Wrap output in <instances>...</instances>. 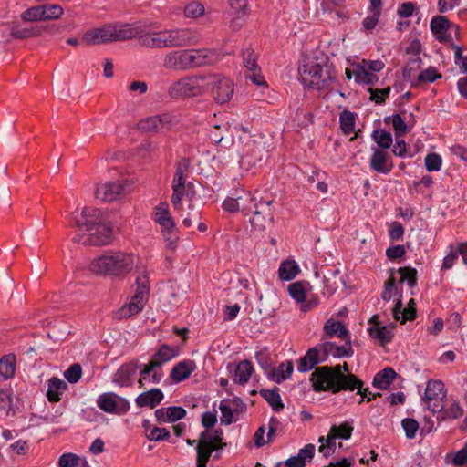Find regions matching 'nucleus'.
<instances>
[{
  "label": "nucleus",
  "mask_w": 467,
  "mask_h": 467,
  "mask_svg": "<svg viewBox=\"0 0 467 467\" xmlns=\"http://www.w3.org/2000/svg\"><path fill=\"white\" fill-rule=\"evenodd\" d=\"M395 327V325H392L391 328H388L386 326L370 327L368 331L371 337L379 341L380 346H385L392 340V337H394L392 328Z\"/></svg>",
  "instance_id": "obj_37"
},
{
  "label": "nucleus",
  "mask_w": 467,
  "mask_h": 467,
  "mask_svg": "<svg viewBox=\"0 0 467 467\" xmlns=\"http://www.w3.org/2000/svg\"><path fill=\"white\" fill-rule=\"evenodd\" d=\"M43 21L58 19L64 13L63 8L56 4H43Z\"/></svg>",
  "instance_id": "obj_49"
},
{
  "label": "nucleus",
  "mask_w": 467,
  "mask_h": 467,
  "mask_svg": "<svg viewBox=\"0 0 467 467\" xmlns=\"http://www.w3.org/2000/svg\"><path fill=\"white\" fill-rule=\"evenodd\" d=\"M330 438L348 440L351 437L353 427L348 422L340 425H332L330 428Z\"/></svg>",
  "instance_id": "obj_46"
},
{
  "label": "nucleus",
  "mask_w": 467,
  "mask_h": 467,
  "mask_svg": "<svg viewBox=\"0 0 467 467\" xmlns=\"http://www.w3.org/2000/svg\"><path fill=\"white\" fill-rule=\"evenodd\" d=\"M155 222L161 226V231L174 229L175 223L170 214L166 202H162L155 208Z\"/></svg>",
  "instance_id": "obj_33"
},
{
  "label": "nucleus",
  "mask_w": 467,
  "mask_h": 467,
  "mask_svg": "<svg viewBox=\"0 0 467 467\" xmlns=\"http://www.w3.org/2000/svg\"><path fill=\"white\" fill-rule=\"evenodd\" d=\"M207 79L204 75L184 76L172 82L167 90L170 98L185 99L201 96L204 93L205 88L202 82Z\"/></svg>",
  "instance_id": "obj_4"
},
{
  "label": "nucleus",
  "mask_w": 467,
  "mask_h": 467,
  "mask_svg": "<svg viewBox=\"0 0 467 467\" xmlns=\"http://www.w3.org/2000/svg\"><path fill=\"white\" fill-rule=\"evenodd\" d=\"M163 397L164 395L160 389H151L140 394L136 398V404L138 407L155 408L161 402Z\"/></svg>",
  "instance_id": "obj_27"
},
{
  "label": "nucleus",
  "mask_w": 467,
  "mask_h": 467,
  "mask_svg": "<svg viewBox=\"0 0 467 467\" xmlns=\"http://www.w3.org/2000/svg\"><path fill=\"white\" fill-rule=\"evenodd\" d=\"M157 365L158 364H152L150 361L148 365L144 367V368L140 371V379H139V384L140 387L143 386V380H147L148 377L150 373L151 379H149V382L153 383H160L162 379V374L157 372Z\"/></svg>",
  "instance_id": "obj_43"
},
{
  "label": "nucleus",
  "mask_w": 467,
  "mask_h": 467,
  "mask_svg": "<svg viewBox=\"0 0 467 467\" xmlns=\"http://www.w3.org/2000/svg\"><path fill=\"white\" fill-rule=\"evenodd\" d=\"M355 80L357 83H363L366 85H375L379 81V77L371 72L366 71L363 67H357L354 69Z\"/></svg>",
  "instance_id": "obj_47"
},
{
  "label": "nucleus",
  "mask_w": 467,
  "mask_h": 467,
  "mask_svg": "<svg viewBox=\"0 0 467 467\" xmlns=\"http://www.w3.org/2000/svg\"><path fill=\"white\" fill-rule=\"evenodd\" d=\"M385 64L380 60H363L362 64H358L357 67H363L366 71L380 72L384 68Z\"/></svg>",
  "instance_id": "obj_64"
},
{
  "label": "nucleus",
  "mask_w": 467,
  "mask_h": 467,
  "mask_svg": "<svg viewBox=\"0 0 467 467\" xmlns=\"http://www.w3.org/2000/svg\"><path fill=\"white\" fill-rule=\"evenodd\" d=\"M228 400H222L219 406L221 410V423L225 425H230L234 421V413L233 409L227 405Z\"/></svg>",
  "instance_id": "obj_59"
},
{
  "label": "nucleus",
  "mask_w": 467,
  "mask_h": 467,
  "mask_svg": "<svg viewBox=\"0 0 467 467\" xmlns=\"http://www.w3.org/2000/svg\"><path fill=\"white\" fill-rule=\"evenodd\" d=\"M112 33L110 32L109 26L106 27L97 28L93 30L87 31L83 36L82 40L87 45H99L110 43L112 40Z\"/></svg>",
  "instance_id": "obj_22"
},
{
  "label": "nucleus",
  "mask_w": 467,
  "mask_h": 467,
  "mask_svg": "<svg viewBox=\"0 0 467 467\" xmlns=\"http://www.w3.org/2000/svg\"><path fill=\"white\" fill-rule=\"evenodd\" d=\"M133 257L131 254L116 252L102 254L93 259L88 270L99 275L121 276L131 271Z\"/></svg>",
  "instance_id": "obj_3"
},
{
  "label": "nucleus",
  "mask_w": 467,
  "mask_h": 467,
  "mask_svg": "<svg viewBox=\"0 0 467 467\" xmlns=\"http://www.w3.org/2000/svg\"><path fill=\"white\" fill-rule=\"evenodd\" d=\"M170 122L171 118L169 115H155L140 120L139 127L146 132H157L164 129Z\"/></svg>",
  "instance_id": "obj_23"
},
{
  "label": "nucleus",
  "mask_w": 467,
  "mask_h": 467,
  "mask_svg": "<svg viewBox=\"0 0 467 467\" xmlns=\"http://www.w3.org/2000/svg\"><path fill=\"white\" fill-rule=\"evenodd\" d=\"M324 332L327 337L337 336L340 339H348L349 331L341 321L328 319L324 325Z\"/></svg>",
  "instance_id": "obj_32"
},
{
  "label": "nucleus",
  "mask_w": 467,
  "mask_h": 467,
  "mask_svg": "<svg viewBox=\"0 0 467 467\" xmlns=\"http://www.w3.org/2000/svg\"><path fill=\"white\" fill-rule=\"evenodd\" d=\"M80 458L74 453H64L58 460L59 467H77L79 464Z\"/></svg>",
  "instance_id": "obj_61"
},
{
  "label": "nucleus",
  "mask_w": 467,
  "mask_h": 467,
  "mask_svg": "<svg viewBox=\"0 0 467 467\" xmlns=\"http://www.w3.org/2000/svg\"><path fill=\"white\" fill-rule=\"evenodd\" d=\"M136 282L137 289L134 296L131 297L129 304L123 306L115 313L116 318H128L140 313L144 307V305L148 300L150 291L147 275L143 273L140 276L137 277Z\"/></svg>",
  "instance_id": "obj_5"
},
{
  "label": "nucleus",
  "mask_w": 467,
  "mask_h": 467,
  "mask_svg": "<svg viewBox=\"0 0 467 467\" xmlns=\"http://www.w3.org/2000/svg\"><path fill=\"white\" fill-rule=\"evenodd\" d=\"M186 71L208 65L211 54L206 49H186Z\"/></svg>",
  "instance_id": "obj_18"
},
{
  "label": "nucleus",
  "mask_w": 467,
  "mask_h": 467,
  "mask_svg": "<svg viewBox=\"0 0 467 467\" xmlns=\"http://www.w3.org/2000/svg\"><path fill=\"white\" fill-rule=\"evenodd\" d=\"M310 382L315 392L329 391L337 394L340 391L358 390L361 396L358 404L364 402L367 389H363L364 382L355 374H344L339 366H322L315 368L311 374Z\"/></svg>",
  "instance_id": "obj_2"
},
{
  "label": "nucleus",
  "mask_w": 467,
  "mask_h": 467,
  "mask_svg": "<svg viewBox=\"0 0 467 467\" xmlns=\"http://www.w3.org/2000/svg\"><path fill=\"white\" fill-rule=\"evenodd\" d=\"M43 12L41 5H35L24 11L21 14V19L25 22L43 21Z\"/></svg>",
  "instance_id": "obj_50"
},
{
  "label": "nucleus",
  "mask_w": 467,
  "mask_h": 467,
  "mask_svg": "<svg viewBox=\"0 0 467 467\" xmlns=\"http://www.w3.org/2000/svg\"><path fill=\"white\" fill-rule=\"evenodd\" d=\"M396 377L397 373L392 368H385L374 376L372 385L379 389H387Z\"/></svg>",
  "instance_id": "obj_31"
},
{
  "label": "nucleus",
  "mask_w": 467,
  "mask_h": 467,
  "mask_svg": "<svg viewBox=\"0 0 467 467\" xmlns=\"http://www.w3.org/2000/svg\"><path fill=\"white\" fill-rule=\"evenodd\" d=\"M98 407L107 412L114 414H124L130 409L129 402L113 392L101 394L97 400Z\"/></svg>",
  "instance_id": "obj_11"
},
{
  "label": "nucleus",
  "mask_w": 467,
  "mask_h": 467,
  "mask_svg": "<svg viewBox=\"0 0 467 467\" xmlns=\"http://www.w3.org/2000/svg\"><path fill=\"white\" fill-rule=\"evenodd\" d=\"M402 427L405 431L406 436L409 439H413L419 430V423L416 420L411 418H406L401 422Z\"/></svg>",
  "instance_id": "obj_60"
},
{
  "label": "nucleus",
  "mask_w": 467,
  "mask_h": 467,
  "mask_svg": "<svg viewBox=\"0 0 467 467\" xmlns=\"http://www.w3.org/2000/svg\"><path fill=\"white\" fill-rule=\"evenodd\" d=\"M441 74L437 72L435 67H430L425 70H422L417 77L416 80L418 83H432L436 79L441 78Z\"/></svg>",
  "instance_id": "obj_52"
},
{
  "label": "nucleus",
  "mask_w": 467,
  "mask_h": 467,
  "mask_svg": "<svg viewBox=\"0 0 467 467\" xmlns=\"http://www.w3.org/2000/svg\"><path fill=\"white\" fill-rule=\"evenodd\" d=\"M274 199L264 200L260 197L256 204H254L253 213L250 223L252 227L257 231H265L274 223V212L272 204Z\"/></svg>",
  "instance_id": "obj_7"
},
{
  "label": "nucleus",
  "mask_w": 467,
  "mask_h": 467,
  "mask_svg": "<svg viewBox=\"0 0 467 467\" xmlns=\"http://www.w3.org/2000/svg\"><path fill=\"white\" fill-rule=\"evenodd\" d=\"M138 367L139 365L137 361L123 364L115 373L114 381L121 386L130 385V379L136 374Z\"/></svg>",
  "instance_id": "obj_29"
},
{
  "label": "nucleus",
  "mask_w": 467,
  "mask_h": 467,
  "mask_svg": "<svg viewBox=\"0 0 467 467\" xmlns=\"http://www.w3.org/2000/svg\"><path fill=\"white\" fill-rule=\"evenodd\" d=\"M47 385V398L50 402H58L61 400V392L67 390L68 388L66 381L57 377H52L48 380Z\"/></svg>",
  "instance_id": "obj_30"
},
{
  "label": "nucleus",
  "mask_w": 467,
  "mask_h": 467,
  "mask_svg": "<svg viewBox=\"0 0 467 467\" xmlns=\"http://www.w3.org/2000/svg\"><path fill=\"white\" fill-rule=\"evenodd\" d=\"M70 225L77 228L72 241L89 246L109 244L112 240V228L106 223L101 210L86 206L70 215Z\"/></svg>",
  "instance_id": "obj_1"
},
{
  "label": "nucleus",
  "mask_w": 467,
  "mask_h": 467,
  "mask_svg": "<svg viewBox=\"0 0 467 467\" xmlns=\"http://www.w3.org/2000/svg\"><path fill=\"white\" fill-rule=\"evenodd\" d=\"M346 343L343 346H337V344L327 341L322 344H319V348L322 349V354L326 359L331 355L334 358H341V357H351L354 354L350 337L348 336V339H343Z\"/></svg>",
  "instance_id": "obj_16"
},
{
  "label": "nucleus",
  "mask_w": 467,
  "mask_h": 467,
  "mask_svg": "<svg viewBox=\"0 0 467 467\" xmlns=\"http://www.w3.org/2000/svg\"><path fill=\"white\" fill-rule=\"evenodd\" d=\"M370 167L379 173L388 174L393 169L392 161H389L388 152L376 149L370 159Z\"/></svg>",
  "instance_id": "obj_21"
},
{
  "label": "nucleus",
  "mask_w": 467,
  "mask_h": 467,
  "mask_svg": "<svg viewBox=\"0 0 467 467\" xmlns=\"http://www.w3.org/2000/svg\"><path fill=\"white\" fill-rule=\"evenodd\" d=\"M299 267L295 261L285 260L280 265L278 273L282 280L289 281L296 277Z\"/></svg>",
  "instance_id": "obj_41"
},
{
  "label": "nucleus",
  "mask_w": 467,
  "mask_h": 467,
  "mask_svg": "<svg viewBox=\"0 0 467 467\" xmlns=\"http://www.w3.org/2000/svg\"><path fill=\"white\" fill-rule=\"evenodd\" d=\"M138 43L147 48H169L167 30L145 32L139 36Z\"/></svg>",
  "instance_id": "obj_13"
},
{
  "label": "nucleus",
  "mask_w": 467,
  "mask_h": 467,
  "mask_svg": "<svg viewBox=\"0 0 467 467\" xmlns=\"http://www.w3.org/2000/svg\"><path fill=\"white\" fill-rule=\"evenodd\" d=\"M346 285L344 275L337 268L328 269L324 275V295L332 296Z\"/></svg>",
  "instance_id": "obj_17"
},
{
  "label": "nucleus",
  "mask_w": 467,
  "mask_h": 467,
  "mask_svg": "<svg viewBox=\"0 0 467 467\" xmlns=\"http://www.w3.org/2000/svg\"><path fill=\"white\" fill-rule=\"evenodd\" d=\"M110 32L112 33L111 42L130 40L134 37H139L141 31L139 28L132 27L129 24L121 26H109Z\"/></svg>",
  "instance_id": "obj_24"
},
{
  "label": "nucleus",
  "mask_w": 467,
  "mask_h": 467,
  "mask_svg": "<svg viewBox=\"0 0 467 467\" xmlns=\"http://www.w3.org/2000/svg\"><path fill=\"white\" fill-rule=\"evenodd\" d=\"M82 376V368L78 363L72 364L64 372V377L70 384H76L79 381Z\"/></svg>",
  "instance_id": "obj_53"
},
{
  "label": "nucleus",
  "mask_w": 467,
  "mask_h": 467,
  "mask_svg": "<svg viewBox=\"0 0 467 467\" xmlns=\"http://www.w3.org/2000/svg\"><path fill=\"white\" fill-rule=\"evenodd\" d=\"M373 140L382 149H389L392 144V136L390 132L384 130H376L372 133Z\"/></svg>",
  "instance_id": "obj_51"
},
{
  "label": "nucleus",
  "mask_w": 467,
  "mask_h": 467,
  "mask_svg": "<svg viewBox=\"0 0 467 467\" xmlns=\"http://www.w3.org/2000/svg\"><path fill=\"white\" fill-rule=\"evenodd\" d=\"M262 368L268 374V378L276 383H281L282 381L289 379L294 370V365H293L292 361H286V362L281 363L278 366L276 370L275 368L268 370L267 365H263V364H262Z\"/></svg>",
  "instance_id": "obj_26"
},
{
  "label": "nucleus",
  "mask_w": 467,
  "mask_h": 467,
  "mask_svg": "<svg viewBox=\"0 0 467 467\" xmlns=\"http://www.w3.org/2000/svg\"><path fill=\"white\" fill-rule=\"evenodd\" d=\"M16 358L15 354H7L0 358V377L3 379H9L16 372Z\"/></svg>",
  "instance_id": "obj_36"
},
{
  "label": "nucleus",
  "mask_w": 467,
  "mask_h": 467,
  "mask_svg": "<svg viewBox=\"0 0 467 467\" xmlns=\"http://www.w3.org/2000/svg\"><path fill=\"white\" fill-rule=\"evenodd\" d=\"M130 191L127 181H114L99 183L95 191V197L105 202H111L124 197Z\"/></svg>",
  "instance_id": "obj_8"
},
{
  "label": "nucleus",
  "mask_w": 467,
  "mask_h": 467,
  "mask_svg": "<svg viewBox=\"0 0 467 467\" xmlns=\"http://www.w3.org/2000/svg\"><path fill=\"white\" fill-rule=\"evenodd\" d=\"M184 13L187 17L197 18L204 14V6L199 2H191L185 6Z\"/></svg>",
  "instance_id": "obj_57"
},
{
  "label": "nucleus",
  "mask_w": 467,
  "mask_h": 467,
  "mask_svg": "<svg viewBox=\"0 0 467 467\" xmlns=\"http://www.w3.org/2000/svg\"><path fill=\"white\" fill-rule=\"evenodd\" d=\"M196 467H206L213 451L207 447L204 439H199L196 446Z\"/></svg>",
  "instance_id": "obj_40"
},
{
  "label": "nucleus",
  "mask_w": 467,
  "mask_h": 467,
  "mask_svg": "<svg viewBox=\"0 0 467 467\" xmlns=\"http://www.w3.org/2000/svg\"><path fill=\"white\" fill-rule=\"evenodd\" d=\"M446 397V390L444 384L441 380H429L424 393V401L427 408L431 412H441L444 408V398Z\"/></svg>",
  "instance_id": "obj_10"
},
{
  "label": "nucleus",
  "mask_w": 467,
  "mask_h": 467,
  "mask_svg": "<svg viewBox=\"0 0 467 467\" xmlns=\"http://www.w3.org/2000/svg\"><path fill=\"white\" fill-rule=\"evenodd\" d=\"M244 66L247 68L246 78L251 79L254 84L257 86L266 85L264 77L261 74V69L257 65V56L254 50L247 48L243 52Z\"/></svg>",
  "instance_id": "obj_12"
},
{
  "label": "nucleus",
  "mask_w": 467,
  "mask_h": 467,
  "mask_svg": "<svg viewBox=\"0 0 467 467\" xmlns=\"http://www.w3.org/2000/svg\"><path fill=\"white\" fill-rule=\"evenodd\" d=\"M202 438L204 439L207 447L213 451L226 447V443L223 441V431L221 429L214 430L213 431H204L200 434L199 439Z\"/></svg>",
  "instance_id": "obj_28"
},
{
  "label": "nucleus",
  "mask_w": 467,
  "mask_h": 467,
  "mask_svg": "<svg viewBox=\"0 0 467 467\" xmlns=\"http://www.w3.org/2000/svg\"><path fill=\"white\" fill-rule=\"evenodd\" d=\"M302 83L317 90L327 88L332 77L328 69L316 62H306L298 69Z\"/></svg>",
  "instance_id": "obj_6"
},
{
  "label": "nucleus",
  "mask_w": 467,
  "mask_h": 467,
  "mask_svg": "<svg viewBox=\"0 0 467 467\" xmlns=\"http://www.w3.org/2000/svg\"><path fill=\"white\" fill-rule=\"evenodd\" d=\"M195 369L196 364L193 360L180 361L172 368L170 378L174 382H181L188 379Z\"/></svg>",
  "instance_id": "obj_25"
},
{
  "label": "nucleus",
  "mask_w": 467,
  "mask_h": 467,
  "mask_svg": "<svg viewBox=\"0 0 467 467\" xmlns=\"http://www.w3.org/2000/svg\"><path fill=\"white\" fill-rule=\"evenodd\" d=\"M259 199L253 196L250 192H244L243 195L237 197L239 211L245 215L251 213L254 209V204H256Z\"/></svg>",
  "instance_id": "obj_44"
},
{
  "label": "nucleus",
  "mask_w": 467,
  "mask_h": 467,
  "mask_svg": "<svg viewBox=\"0 0 467 467\" xmlns=\"http://www.w3.org/2000/svg\"><path fill=\"white\" fill-rule=\"evenodd\" d=\"M340 128L344 134L349 135L355 129V116L349 110H343L339 116Z\"/></svg>",
  "instance_id": "obj_45"
},
{
  "label": "nucleus",
  "mask_w": 467,
  "mask_h": 467,
  "mask_svg": "<svg viewBox=\"0 0 467 467\" xmlns=\"http://www.w3.org/2000/svg\"><path fill=\"white\" fill-rule=\"evenodd\" d=\"M169 48L184 47L196 43L194 34L188 28L167 30Z\"/></svg>",
  "instance_id": "obj_14"
},
{
  "label": "nucleus",
  "mask_w": 467,
  "mask_h": 467,
  "mask_svg": "<svg viewBox=\"0 0 467 467\" xmlns=\"http://www.w3.org/2000/svg\"><path fill=\"white\" fill-rule=\"evenodd\" d=\"M208 85L211 87V93L213 100L218 104H224L230 101L234 95V82L223 75L206 76Z\"/></svg>",
  "instance_id": "obj_9"
},
{
  "label": "nucleus",
  "mask_w": 467,
  "mask_h": 467,
  "mask_svg": "<svg viewBox=\"0 0 467 467\" xmlns=\"http://www.w3.org/2000/svg\"><path fill=\"white\" fill-rule=\"evenodd\" d=\"M167 413L168 421L174 422L183 419L186 415V410L180 406H171L166 409Z\"/></svg>",
  "instance_id": "obj_62"
},
{
  "label": "nucleus",
  "mask_w": 467,
  "mask_h": 467,
  "mask_svg": "<svg viewBox=\"0 0 467 467\" xmlns=\"http://www.w3.org/2000/svg\"><path fill=\"white\" fill-rule=\"evenodd\" d=\"M45 27L41 26H27V27H20L19 26H13L11 27L10 36L13 38L25 40L31 37H36L41 36Z\"/></svg>",
  "instance_id": "obj_35"
},
{
  "label": "nucleus",
  "mask_w": 467,
  "mask_h": 467,
  "mask_svg": "<svg viewBox=\"0 0 467 467\" xmlns=\"http://www.w3.org/2000/svg\"><path fill=\"white\" fill-rule=\"evenodd\" d=\"M253 371L254 368L249 360L241 361L235 368L234 381L238 384L244 385L248 382Z\"/></svg>",
  "instance_id": "obj_39"
},
{
  "label": "nucleus",
  "mask_w": 467,
  "mask_h": 467,
  "mask_svg": "<svg viewBox=\"0 0 467 467\" xmlns=\"http://www.w3.org/2000/svg\"><path fill=\"white\" fill-rule=\"evenodd\" d=\"M452 26L453 23L444 16H435L431 18L430 23L431 33L441 43L448 41V36L446 33L452 27Z\"/></svg>",
  "instance_id": "obj_20"
},
{
  "label": "nucleus",
  "mask_w": 467,
  "mask_h": 467,
  "mask_svg": "<svg viewBox=\"0 0 467 467\" xmlns=\"http://www.w3.org/2000/svg\"><path fill=\"white\" fill-rule=\"evenodd\" d=\"M421 62L422 60L420 57H413L408 60L406 66L403 68V78L405 80L410 81L412 85H416L413 79L415 77V73L421 67Z\"/></svg>",
  "instance_id": "obj_42"
},
{
  "label": "nucleus",
  "mask_w": 467,
  "mask_h": 467,
  "mask_svg": "<svg viewBox=\"0 0 467 467\" xmlns=\"http://www.w3.org/2000/svg\"><path fill=\"white\" fill-rule=\"evenodd\" d=\"M327 361L319 344L309 348L306 353L299 359L297 369L299 372H307L313 369L318 363Z\"/></svg>",
  "instance_id": "obj_15"
},
{
  "label": "nucleus",
  "mask_w": 467,
  "mask_h": 467,
  "mask_svg": "<svg viewBox=\"0 0 467 467\" xmlns=\"http://www.w3.org/2000/svg\"><path fill=\"white\" fill-rule=\"evenodd\" d=\"M278 391L279 389L277 387H275L273 389H263L260 390V395L269 403L271 408L276 412H279L284 409V404L282 402Z\"/></svg>",
  "instance_id": "obj_38"
},
{
  "label": "nucleus",
  "mask_w": 467,
  "mask_h": 467,
  "mask_svg": "<svg viewBox=\"0 0 467 467\" xmlns=\"http://www.w3.org/2000/svg\"><path fill=\"white\" fill-rule=\"evenodd\" d=\"M391 88L387 87L385 88H368V91L370 93V100L376 104H382L385 102L386 98L389 95Z\"/></svg>",
  "instance_id": "obj_55"
},
{
  "label": "nucleus",
  "mask_w": 467,
  "mask_h": 467,
  "mask_svg": "<svg viewBox=\"0 0 467 467\" xmlns=\"http://www.w3.org/2000/svg\"><path fill=\"white\" fill-rule=\"evenodd\" d=\"M186 49L173 50L163 57L162 66L173 71H186Z\"/></svg>",
  "instance_id": "obj_19"
},
{
  "label": "nucleus",
  "mask_w": 467,
  "mask_h": 467,
  "mask_svg": "<svg viewBox=\"0 0 467 467\" xmlns=\"http://www.w3.org/2000/svg\"><path fill=\"white\" fill-rule=\"evenodd\" d=\"M398 273L401 275L400 283L407 282L410 287H414L417 285V270L410 266H403L398 269Z\"/></svg>",
  "instance_id": "obj_48"
},
{
  "label": "nucleus",
  "mask_w": 467,
  "mask_h": 467,
  "mask_svg": "<svg viewBox=\"0 0 467 467\" xmlns=\"http://www.w3.org/2000/svg\"><path fill=\"white\" fill-rule=\"evenodd\" d=\"M178 355L176 348L170 347L167 344H162L158 351L152 356L150 362L158 364L157 368H161L164 363L171 360Z\"/></svg>",
  "instance_id": "obj_34"
},
{
  "label": "nucleus",
  "mask_w": 467,
  "mask_h": 467,
  "mask_svg": "<svg viewBox=\"0 0 467 467\" xmlns=\"http://www.w3.org/2000/svg\"><path fill=\"white\" fill-rule=\"evenodd\" d=\"M288 291L293 299L298 303H304L306 301V291L303 285L300 282L293 283L289 285Z\"/></svg>",
  "instance_id": "obj_54"
},
{
  "label": "nucleus",
  "mask_w": 467,
  "mask_h": 467,
  "mask_svg": "<svg viewBox=\"0 0 467 467\" xmlns=\"http://www.w3.org/2000/svg\"><path fill=\"white\" fill-rule=\"evenodd\" d=\"M392 125L396 137H402L408 130L407 124L400 114L393 115Z\"/></svg>",
  "instance_id": "obj_63"
},
{
  "label": "nucleus",
  "mask_w": 467,
  "mask_h": 467,
  "mask_svg": "<svg viewBox=\"0 0 467 467\" xmlns=\"http://www.w3.org/2000/svg\"><path fill=\"white\" fill-rule=\"evenodd\" d=\"M170 437V431L166 428L154 427L146 433V438L150 441H161Z\"/></svg>",
  "instance_id": "obj_56"
},
{
  "label": "nucleus",
  "mask_w": 467,
  "mask_h": 467,
  "mask_svg": "<svg viewBox=\"0 0 467 467\" xmlns=\"http://www.w3.org/2000/svg\"><path fill=\"white\" fill-rule=\"evenodd\" d=\"M441 157L437 153H429L425 157V167L428 171H437L441 167Z\"/></svg>",
  "instance_id": "obj_58"
}]
</instances>
